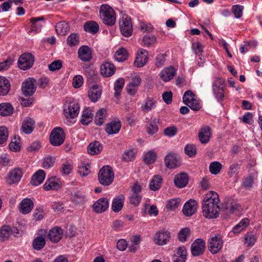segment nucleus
Here are the masks:
<instances>
[{
	"instance_id": "f257e3e1",
	"label": "nucleus",
	"mask_w": 262,
	"mask_h": 262,
	"mask_svg": "<svg viewBox=\"0 0 262 262\" xmlns=\"http://www.w3.org/2000/svg\"><path fill=\"white\" fill-rule=\"evenodd\" d=\"M220 202L219 194L213 191L208 192L205 196L202 202L203 216L208 219H216L219 216Z\"/></svg>"
},
{
	"instance_id": "f03ea898",
	"label": "nucleus",
	"mask_w": 262,
	"mask_h": 262,
	"mask_svg": "<svg viewBox=\"0 0 262 262\" xmlns=\"http://www.w3.org/2000/svg\"><path fill=\"white\" fill-rule=\"evenodd\" d=\"M99 15L102 22L108 26H113L116 22V14L114 9L107 4L100 7Z\"/></svg>"
},
{
	"instance_id": "7ed1b4c3",
	"label": "nucleus",
	"mask_w": 262,
	"mask_h": 262,
	"mask_svg": "<svg viewBox=\"0 0 262 262\" xmlns=\"http://www.w3.org/2000/svg\"><path fill=\"white\" fill-rule=\"evenodd\" d=\"M98 177L101 185L105 186L111 185L114 179L113 168L110 165L104 166L100 169Z\"/></svg>"
},
{
	"instance_id": "20e7f679",
	"label": "nucleus",
	"mask_w": 262,
	"mask_h": 262,
	"mask_svg": "<svg viewBox=\"0 0 262 262\" xmlns=\"http://www.w3.org/2000/svg\"><path fill=\"white\" fill-rule=\"evenodd\" d=\"M226 86L225 79L221 77H215L212 83V91L218 101H222L225 97Z\"/></svg>"
},
{
	"instance_id": "39448f33",
	"label": "nucleus",
	"mask_w": 262,
	"mask_h": 262,
	"mask_svg": "<svg viewBox=\"0 0 262 262\" xmlns=\"http://www.w3.org/2000/svg\"><path fill=\"white\" fill-rule=\"evenodd\" d=\"M79 111L80 106L76 100L73 99L66 101L63 107V113L67 118H75L79 114Z\"/></svg>"
},
{
	"instance_id": "423d86ee",
	"label": "nucleus",
	"mask_w": 262,
	"mask_h": 262,
	"mask_svg": "<svg viewBox=\"0 0 262 262\" xmlns=\"http://www.w3.org/2000/svg\"><path fill=\"white\" fill-rule=\"evenodd\" d=\"M183 101L191 110L198 111L201 108L200 101L196 99V95L190 90L186 91L183 96Z\"/></svg>"
},
{
	"instance_id": "0eeeda50",
	"label": "nucleus",
	"mask_w": 262,
	"mask_h": 262,
	"mask_svg": "<svg viewBox=\"0 0 262 262\" xmlns=\"http://www.w3.org/2000/svg\"><path fill=\"white\" fill-rule=\"evenodd\" d=\"M64 139L65 134L61 128L57 127L53 129L50 137V142L52 145L60 146L63 143Z\"/></svg>"
},
{
	"instance_id": "6e6552de",
	"label": "nucleus",
	"mask_w": 262,
	"mask_h": 262,
	"mask_svg": "<svg viewBox=\"0 0 262 262\" xmlns=\"http://www.w3.org/2000/svg\"><path fill=\"white\" fill-rule=\"evenodd\" d=\"M119 27L122 34L125 37H129L133 33V26L131 18L123 16L119 21Z\"/></svg>"
},
{
	"instance_id": "1a4fd4ad",
	"label": "nucleus",
	"mask_w": 262,
	"mask_h": 262,
	"mask_svg": "<svg viewBox=\"0 0 262 262\" xmlns=\"http://www.w3.org/2000/svg\"><path fill=\"white\" fill-rule=\"evenodd\" d=\"M222 247L223 240L221 235H215L208 239V248L212 254L217 253Z\"/></svg>"
},
{
	"instance_id": "9d476101",
	"label": "nucleus",
	"mask_w": 262,
	"mask_h": 262,
	"mask_svg": "<svg viewBox=\"0 0 262 262\" xmlns=\"http://www.w3.org/2000/svg\"><path fill=\"white\" fill-rule=\"evenodd\" d=\"M33 56L29 53H25L20 55L18 60V66L21 70H26L30 69L34 63Z\"/></svg>"
},
{
	"instance_id": "9b49d317",
	"label": "nucleus",
	"mask_w": 262,
	"mask_h": 262,
	"mask_svg": "<svg viewBox=\"0 0 262 262\" xmlns=\"http://www.w3.org/2000/svg\"><path fill=\"white\" fill-rule=\"evenodd\" d=\"M206 248L205 242L202 238L195 239L191 245V252L193 256H198L203 254Z\"/></svg>"
},
{
	"instance_id": "f8f14e48",
	"label": "nucleus",
	"mask_w": 262,
	"mask_h": 262,
	"mask_svg": "<svg viewBox=\"0 0 262 262\" xmlns=\"http://www.w3.org/2000/svg\"><path fill=\"white\" fill-rule=\"evenodd\" d=\"M35 81L34 78L30 77L22 83L21 90L25 96H29L34 94L36 90V87L34 86Z\"/></svg>"
},
{
	"instance_id": "ddd939ff",
	"label": "nucleus",
	"mask_w": 262,
	"mask_h": 262,
	"mask_svg": "<svg viewBox=\"0 0 262 262\" xmlns=\"http://www.w3.org/2000/svg\"><path fill=\"white\" fill-rule=\"evenodd\" d=\"M62 185L61 181L56 177L48 178L43 185V188L46 191L58 190Z\"/></svg>"
},
{
	"instance_id": "4468645a",
	"label": "nucleus",
	"mask_w": 262,
	"mask_h": 262,
	"mask_svg": "<svg viewBox=\"0 0 262 262\" xmlns=\"http://www.w3.org/2000/svg\"><path fill=\"white\" fill-rule=\"evenodd\" d=\"M23 172L21 169L15 168L8 173L6 180L8 184L12 185L19 182L22 177Z\"/></svg>"
},
{
	"instance_id": "2eb2a0df",
	"label": "nucleus",
	"mask_w": 262,
	"mask_h": 262,
	"mask_svg": "<svg viewBox=\"0 0 262 262\" xmlns=\"http://www.w3.org/2000/svg\"><path fill=\"white\" fill-rule=\"evenodd\" d=\"M198 208V202L194 200L190 199L184 204L183 212L185 215L190 216L196 212Z\"/></svg>"
},
{
	"instance_id": "dca6fc26",
	"label": "nucleus",
	"mask_w": 262,
	"mask_h": 262,
	"mask_svg": "<svg viewBox=\"0 0 262 262\" xmlns=\"http://www.w3.org/2000/svg\"><path fill=\"white\" fill-rule=\"evenodd\" d=\"M170 238V233L168 231L157 232L154 238V242L158 245H164L167 243Z\"/></svg>"
},
{
	"instance_id": "f3484780",
	"label": "nucleus",
	"mask_w": 262,
	"mask_h": 262,
	"mask_svg": "<svg viewBox=\"0 0 262 262\" xmlns=\"http://www.w3.org/2000/svg\"><path fill=\"white\" fill-rule=\"evenodd\" d=\"M148 58V54L146 50L140 49L138 50L134 64L138 68L143 67L147 62Z\"/></svg>"
},
{
	"instance_id": "a211bd4d",
	"label": "nucleus",
	"mask_w": 262,
	"mask_h": 262,
	"mask_svg": "<svg viewBox=\"0 0 262 262\" xmlns=\"http://www.w3.org/2000/svg\"><path fill=\"white\" fill-rule=\"evenodd\" d=\"M79 58L83 61L88 62L92 58V50L88 46H82L78 51Z\"/></svg>"
},
{
	"instance_id": "6ab92c4d",
	"label": "nucleus",
	"mask_w": 262,
	"mask_h": 262,
	"mask_svg": "<svg viewBox=\"0 0 262 262\" xmlns=\"http://www.w3.org/2000/svg\"><path fill=\"white\" fill-rule=\"evenodd\" d=\"M109 206L108 200L105 198H101L98 200L93 206V210L96 213H102L105 211Z\"/></svg>"
},
{
	"instance_id": "aec40b11",
	"label": "nucleus",
	"mask_w": 262,
	"mask_h": 262,
	"mask_svg": "<svg viewBox=\"0 0 262 262\" xmlns=\"http://www.w3.org/2000/svg\"><path fill=\"white\" fill-rule=\"evenodd\" d=\"M211 136V128L208 126L202 127L198 134L199 140L203 144H206L209 142Z\"/></svg>"
},
{
	"instance_id": "412c9836",
	"label": "nucleus",
	"mask_w": 262,
	"mask_h": 262,
	"mask_svg": "<svg viewBox=\"0 0 262 262\" xmlns=\"http://www.w3.org/2000/svg\"><path fill=\"white\" fill-rule=\"evenodd\" d=\"M62 236V229L58 227H55L51 229L48 234L50 241L55 243L58 242L61 239Z\"/></svg>"
},
{
	"instance_id": "4be33fe9",
	"label": "nucleus",
	"mask_w": 262,
	"mask_h": 262,
	"mask_svg": "<svg viewBox=\"0 0 262 262\" xmlns=\"http://www.w3.org/2000/svg\"><path fill=\"white\" fill-rule=\"evenodd\" d=\"M34 206L33 201L29 198L23 199L19 204V211L24 214L29 213L31 211Z\"/></svg>"
},
{
	"instance_id": "5701e85b",
	"label": "nucleus",
	"mask_w": 262,
	"mask_h": 262,
	"mask_svg": "<svg viewBox=\"0 0 262 262\" xmlns=\"http://www.w3.org/2000/svg\"><path fill=\"white\" fill-rule=\"evenodd\" d=\"M176 73V70L172 67L164 68L160 73L161 79L164 82H167L172 79Z\"/></svg>"
},
{
	"instance_id": "b1692460",
	"label": "nucleus",
	"mask_w": 262,
	"mask_h": 262,
	"mask_svg": "<svg viewBox=\"0 0 262 262\" xmlns=\"http://www.w3.org/2000/svg\"><path fill=\"white\" fill-rule=\"evenodd\" d=\"M125 200L124 196L120 194L116 196L112 202V209L115 212L120 211L123 207Z\"/></svg>"
},
{
	"instance_id": "393cba45",
	"label": "nucleus",
	"mask_w": 262,
	"mask_h": 262,
	"mask_svg": "<svg viewBox=\"0 0 262 262\" xmlns=\"http://www.w3.org/2000/svg\"><path fill=\"white\" fill-rule=\"evenodd\" d=\"M45 177V172L42 169H39L32 176L31 183L34 186H38L42 183Z\"/></svg>"
},
{
	"instance_id": "a878e982",
	"label": "nucleus",
	"mask_w": 262,
	"mask_h": 262,
	"mask_svg": "<svg viewBox=\"0 0 262 262\" xmlns=\"http://www.w3.org/2000/svg\"><path fill=\"white\" fill-rule=\"evenodd\" d=\"M166 166L168 168H175L179 165V162L176 155L169 154L165 158Z\"/></svg>"
},
{
	"instance_id": "bb28decb",
	"label": "nucleus",
	"mask_w": 262,
	"mask_h": 262,
	"mask_svg": "<svg viewBox=\"0 0 262 262\" xmlns=\"http://www.w3.org/2000/svg\"><path fill=\"white\" fill-rule=\"evenodd\" d=\"M188 181V177L186 173H181L177 174L174 179V183L176 186L179 188L185 187Z\"/></svg>"
},
{
	"instance_id": "cd10ccee",
	"label": "nucleus",
	"mask_w": 262,
	"mask_h": 262,
	"mask_svg": "<svg viewBox=\"0 0 262 262\" xmlns=\"http://www.w3.org/2000/svg\"><path fill=\"white\" fill-rule=\"evenodd\" d=\"M121 126V124L120 121H112L107 124L105 127V131L109 135L116 134L119 132Z\"/></svg>"
},
{
	"instance_id": "c85d7f7f",
	"label": "nucleus",
	"mask_w": 262,
	"mask_h": 262,
	"mask_svg": "<svg viewBox=\"0 0 262 262\" xmlns=\"http://www.w3.org/2000/svg\"><path fill=\"white\" fill-rule=\"evenodd\" d=\"M107 116V110L105 108L100 109L95 115L94 120L95 124L98 126L102 125L106 121Z\"/></svg>"
},
{
	"instance_id": "c756f323",
	"label": "nucleus",
	"mask_w": 262,
	"mask_h": 262,
	"mask_svg": "<svg viewBox=\"0 0 262 262\" xmlns=\"http://www.w3.org/2000/svg\"><path fill=\"white\" fill-rule=\"evenodd\" d=\"M187 257V251L184 246L179 247L173 256V262H185Z\"/></svg>"
},
{
	"instance_id": "7c9ffc66",
	"label": "nucleus",
	"mask_w": 262,
	"mask_h": 262,
	"mask_svg": "<svg viewBox=\"0 0 262 262\" xmlns=\"http://www.w3.org/2000/svg\"><path fill=\"white\" fill-rule=\"evenodd\" d=\"M34 125V120L31 118H27L22 123L21 129L25 134H29L33 132Z\"/></svg>"
},
{
	"instance_id": "2f4dec72",
	"label": "nucleus",
	"mask_w": 262,
	"mask_h": 262,
	"mask_svg": "<svg viewBox=\"0 0 262 262\" xmlns=\"http://www.w3.org/2000/svg\"><path fill=\"white\" fill-rule=\"evenodd\" d=\"M101 74L105 77H110L115 73L114 65L109 62H104L100 67Z\"/></svg>"
},
{
	"instance_id": "473e14b6",
	"label": "nucleus",
	"mask_w": 262,
	"mask_h": 262,
	"mask_svg": "<svg viewBox=\"0 0 262 262\" xmlns=\"http://www.w3.org/2000/svg\"><path fill=\"white\" fill-rule=\"evenodd\" d=\"M32 24L31 27L36 32L40 31L41 28L45 24V18L43 16L38 17H32L30 19Z\"/></svg>"
},
{
	"instance_id": "72a5a7b5",
	"label": "nucleus",
	"mask_w": 262,
	"mask_h": 262,
	"mask_svg": "<svg viewBox=\"0 0 262 262\" xmlns=\"http://www.w3.org/2000/svg\"><path fill=\"white\" fill-rule=\"evenodd\" d=\"M101 90L97 85H93L89 92V97L92 101L97 102L100 99L101 95Z\"/></svg>"
},
{
	"instance_id": "f704fd0d",
	"label": "nucleus",
	"mask_w": 262,
	"mask_h": 262,
	"mask_svg": "<svg viewBox=\"0 0 262 262\" xmlns=\"http://www.w3.org/2000/svg\"><path fill=\"white\" fill-rule=\"evenodd\" d=\"M93 118L92 111L89 108H85L82 111L80 122L83 125H88L92 122Z\"/></svg>"
},
{
	"instance_id": "c9c22d12",
	"label": "nucleus",
	"mask_w": 262,
	"mask_h": 262,
	"mask_svg": "<svg viewBox=\"0 0 262 262\" xmlns=\"http://www.w3.org/2000/svg\"><path fill=\"white\" fill-rule=\"evenodd\" d=\"M163 183V179L160 175H155L153 177L149 183V189L152 191L159 190Z\"/></svg>"
},
{
	"instance_id": "e433bc0d",
	"label": "nucleus",
	"mask_w": 262,
	"mask_h": 262,
	"mask_svg": "<svg viewBox=\"0 0 262 262\" xmlns=\"http://www.w3.org/2000/svg\"><path fill=\"white\" fill-rule=\"evenodd\" d=\"M10 83L5 77L0 76V96L6 95L10 91Z\"/></svg>"
},
{
	"instance_id": "4c0bfd02",
	"label": "nucleus",
	"mask_w": 262,
	"mask_h": 262,
	"mask_svg": "<svg viewBox=\"0 0 262 262\" xmlns=\"http://www.w3.org/2000/svg\"><path fill=\"white\" fill-rule=\"evenodd\" d=\"M84 30L92 34L96 33L99 29V27L97 23L95 21L91 20L86 21L84 25Z\"/></svg>"
},
{
	"instance_id": "58836bf2",
	"label": "nucleus",
	"mask_w": 262,
	"mask_h": 262,
	"mask_svg": "<svg viewBox=\"0 0 262 262\" xmlns=\"http://www.w3.org/2000/svg\"><path fill=\"white\" fill-rule=\"evenodd\" d=\"M156 101L152 98H147L142 105V110L144 112H148L156 107Z\"/></svg>"
},
{
	"instance_id": "ea45409f",
	"label": "nucleus",
	"mask_w": 262,
	"mask_h": 262,
	"mask_svg": "<svg viewBox=\"0 0 262 262\" xmlns=\"http://www.w3.org/2000/svg\"><path fill=\"white\" fill-rule=\"evenodd\" d=\"M102 149V146L98 141L90 143L88 147V152L92 155L99 154Z\"/></svg>"
},
{
	"instance_id": "a19ab883",
	"label": "nucleus",
	"mask_w": 262,
	"mask_h": 262,
	"mask_svg": "<svg viewBox=\"0 0 262 262\" xmlns=\"http://www.w3.org/2000/svg\"><path fill=\"white\" fill-rule=\"evenodd\" d=\"M55 29L58 35H65L69 31V26L66 22L61 21L56 24Z\"/></svg>"
},
{
	"instance_id": "79ce46f5",
	"label": "nucleus",
	"mask_w": 262,
	"mask_h": 262,
	"mask_svg": "<svg viewBox=\"0 0 262 262\" xmlns=\"http://www.w3.org/2000/svg\"><path fill=\"white\" fill-rule=\"evenodd\" d=\"M13 112V107L8 103L0 104V115L3 116H7L11 115Z\"/></svg>"
},
{
	"instance_id": "37998d69",
	"label": "nucleus",
	"mask_w": 262,
	"mask_h": 262,
	"mask_svg": "<svg viewBox=\"0 0 262 262\" xmlns=\"http://www.w3.org/2000/svg\"><path fill=\"white\" fill-rule=\"evenodd\" d=\"M136 153L137 151L135 148L125 150L122 155V160L126 162L133 161L135 158Z\"/></svg>"
},
{
	"instance_id": "c03bdc74",
	"label": "nucleus",
	"mask_w": 262,
	"mask_h": 262,
	"mask_svg": "<svg viewBox=\"0 0 262 262\" xmlns=\"http://www.w3.org/2000/svg\"><path fill=\"white\" fill-rule=\"evenodd\" d=\"M249 220L248 218L243 219L238 224L234 226L232 231L235 234H238L244 230L249 224Z\"/></svg>"
},
{
	"instance_id": "a18cd8bd",
	"label": "nucleus",
	"mask_w": 262,
	"mask_h": 262,
	"mask_svg": "<svg viewBox=\"0 0 262 262\" xmlns=\"http://www.w3.org/2000/svg\"><path fill=\"white\" fill-rule=\"evenodd\" d=\"M255 180L256 177L255 176L250 174L244 178L242 183V186L246 189H250L253 187L254 181Z\"/></svg>"
},
{
	"instance_id": "49530a36",
	"label": "nucleus",
	"mask_w": 262,
	"mask_h": 262,
	"mask_svg": "<svg viewBox=\"0 0 262 262\" xmlns=\"http://www.w3.org/2000/svg\"><path fill=\"white\" fill-rule=\"evenodd\" d=\"M124 85V80L122 78H118L114 83L115 96L116 97L120 96L123 86Z\"/></svg>"
},
{
	"instance_id": "de8ad7c7",
	"label": "nucleus",
	"mask_w": 262,
	"mask_h": 262,
	"mask_svg": "<svg viewBox=\"0 0 262 262\" xmlns=\"http://www.w3.org/2000/svg\"><path fill=\"white\" fill-rule=\"evenodd\" d=\"M46 245L45 238L42 236L36 237L33 242L32 246L33 248L37 250L42 249Z\"/></svg>"
},
{
	"instance_id": "09e8293b",
	"label": "nucleus",
	"mask_w": 262,
	"mask_h": 262,
	"mask_svg": "<svg viewBox=\"0 0 262 262\" xmlns=\"http://www.w3.org/2000/svg\"><path fill=\"white\" fill-rule=\"evenodd\" d=\"M180 206V200L179 199H172L167 201L166 208L167 210L173 211Z\"/></svg>"
},
{
	"instance_id": "8fccbe9b",
	"label": "nucleus",
	"mask_w": 262,
	"mask_h": 262,
	"mask_svg": "<svg viewBox=\"0 0 262 262\" xmlns=\"http://www.w3.org/2000/svg\"><path fill=\"white\" fill-rule=\"evenodd\" d=\"M127 57V51L124 48H120L118 49L115 54V59L119 62H122L124 61L126 59Z\"/></svg>"
},
{
	"instance_id": "3c124183",
	"label": "nucleus",
	"mask_w": 262,
	"mask_h": 262,
	"mask_svg": "<svg viewBox=\"0 0 262 262\" xmlns=\"http://www.w3.org/2000/svg\"><path fill=\"white\" fill-rule=\"evenodd\" d=\"M210 172L213 174L219 173L222 168V165L218 161L211 162L209 165Z\"/></svg>"
},
{
	"instance_id": "603ef678",
	"label": "nucleus",
	"mask_w": 262,
	"mask_h": 262,
	"mask_svg": "<svg viewBox=\"0 0 262 262\" xmlns=\"http://www.w3.org/2000/svg\"><path fill=\"white\" fill-rule=\"evenodd\" d=\"M90 165L89 163H81L78 167V173L83 177L88 176L90 172Z\"/></svg>"
},
{
	"instance_id": "864d4df0",
	"label": "nucleus",
	"mask_w": 262,
	"mask_h": 262,
	"mask_svg": "<svg viewBox=\"0 0 262 262\" xmlns=\"http://www.w3.org/2000/svg\"><path fill=\"white\" fill-rule=\"evenodd\" d=\"M156 158V153L154 151H149L145 155L144 160L145 163L150 164L154 163Z\"/></svg>"
},
{
	"instance_id": "5fc2aeb1",
	"label": "nucleus",
	"mask_w": 262,
	"mask_h": 262,
	"mask_svg": "<svg viewBox=\"0 0 262 262\" xmlns=\"http://www.w3.org/2000/svg\"><path fill=\"white\" fill-rule=\"evenodd\" d=\"M190 230L188 228L182 229L178 233V239L181 242L187 241V237L189 235Z\"/></svg>"
},
{
	"instance_id": "6e6d98bb",
	"label": "nucleus",
	"mask_w": 262,
	"mask_h": 262,
	"mask_svg": "<svg viewBox=\"0 0 262 262\" xmlns=\"http://www.w3.org/2000/svg\"><path fill=\"white\" fill-rule=\"evenodd\" d=\"M71 199L76 204L83 203L85 202V195L79 192H75L72 195Z\"/></svg>"
},
{
	"instance_id": "4d7b16f0",
	"label": "nucleus",
	"mask_w": 262,
	"mask_h": 262,
	"mask_svg": "<svg viewBox=\"0 0 262 262\" xmlns=\"http://www.w3.org/2000/svg\"><path fill=\"white\" fill-rule=\"evenodd\" d=\"M13 59L8 57L5 61L0 62V72L8 70L13 63Z\"/></svg>"
},
{
	"instance_id": "13d9d810",
	"label": "nucleus",
	"mask_w": 262,
	"mask_h": 262,
	"mask_svg": "<svg viewBox=\"0 0 262 262\" xmlns=\"http://www.w3.org/2000/svg\"><path fill=\"white\" fill-rule=\"evenodd\" d=\"M241 168V164L237 163H234L231 164L229 168L228 174L229 177H232L234 175H237L238 169Z\"/></svg>"
},
{
	"instance_id": "bf43d9fd",
	"label": "nucleus",
	"mask_w": 262,
	"mask_h": 262,
	"mask_svg": "<svg viewBox=\"0 0 262 262\" xmlns=\"http://www.w3.org/2000/svg\"><path fill=\"white\" fill-rule=\"evenodd\" d=\"M244 6L239 5H233L232 8V13L236 18H241L243 15Z\"/></svg>"
},
{
	"instance_id": "052dcab7",
	"label": "nucleus",
	"mask_w": 262,
	"mask_h": 262,
	"mask_svg": "<svg viewBox=\"0 0 262 262\" xmlns=\"http://www.w3.org/2000/svg\"><path fill=\"white\" fill-rule=\"evenodd\" d=\"M156 37L154 35H145L143 36L142 41L144 45L149 47L156 42Z\"/></svg>"
},
{
	"instance_id": "680f3d73",
	"label": "nucleus",
	"mask_w": 262,
	"mask_h": 262,
	"mask_svg": "<svg viewBox=\"0 0 262 262\" xmlns=\"http://www.w3.org/2000/svg\"><path fill=\"white\" fill-rule=\"evenodd\" d=\"M9 135L7 128L5 126H0V144L6 142Z\"/></svg>"
},
{
	"instance_id": "e2e57ef3",
	"label": "nucleus",
	"mask_w": 262,
	"mask_h": 262,
	"mask_svg": "<svg viewBox=\"0 0 262 262\" xmlns=\"http://www.w3.org/2000/svg\"><path fill=\"white\" fill-rule=\"evenodd\" d=\"M185 153L190 157H192L196 154V149L193 144H187L184 148Z\"/></svg>"
},
{
	"instance_id": "0e129e2a",
	"label": "nucleus",
	"mask_w": 262,
	"mask_h": 262,
	"mask_svg": "<svg viewBox=\"0 0 262 262\" xmlns=\"http://www.w3.org/2000/svg\"><path fill=\"white\" fill-rule=\"evenodd\" d=\"M79 43V37L76 34H72L67 38V43L69 46L72 47L78 45Z\"/></svg>"
},
{
	"instance_id": "69168bd1",
	"label": "nucleus",
	"mask_w": 262,
	"mask_h": 262,
	"mask_svg": "<svg viewBox=\"0 0 262 262\" xmlns=\"http://www.w3.org/2000/svg\"><path fill=\"white\" fill-rule=\"evenodd\" d=\"M55 163V158L50 156L44 158L42 161V167L44 168L48 169L54 165Z\"/></svg>"
},
{
	"instance_id": "338daca9",
	"label": "nucleus",
	"mask_w": 262,
	"mask_h": 262,
	"mask_svg": "<svg viewBox=\"0 0 262 262\" xmlns=\"http://www.w3.org/2000/svg\"><path fill=\"white\" fill-rule=\"evenodd\" d=\"M11 233V228L8 226H4L0 229V238L3 239L8 238Z\"/></svg>"
},
{
	"instance_id": "774afa93",
	"label": "nucleus",
	"mask_w": 262,
	"mask_h": 262,
	"mask_svg": "<svg viewBox=\"0 0 262 262\" xmlns=\"http://www.w3.org/2000/svg\"><path fill=\"white\" fill-rule=\"evenodd\" d=\"M83 83V79L82 76L78 75L74 77L73 79V86L77 89L82 86Z\"/></svg>"
}]
</instances>
